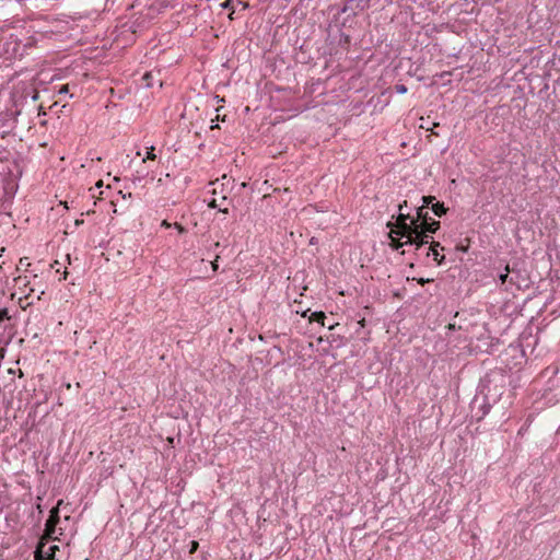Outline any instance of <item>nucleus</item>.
<instances>
[{
    "label": "nucleus",
    "mask_w": 560,
    "mask_h": 560,
    "mask_svg": "<svg viewBox=\"0 0 560 560\" xmlns=\"http://www.w3.org/2000/svg\"><path fill=\"white\" fill-rule=\"evenodd\" d=\"M68 91H69V88H68V85L66 84V85H62V86L60 88V90H59V92H58V93H59V94H66V93H68Z\"/></svg>",
    "instance_id": "obj_21"
},
{
    "label": "nucleus",
    "mask_w": 560,
    "mask_h": 560,
    "mask_svg": "<svg viewBox=\"0 0 560 560\" xmlns=\"http://www.w3.org/2000/svg\"><path fill=\"white\" fill-rule=\"evenodd\" d=\"M395 90L399 94H405L408 91V89H407V86L405 84H396L395 85Z\"/></svg>",
    "instance_id": "obj_16"
},
{
    "label": "nucleus",
    "mask_w": 560,
    "mask_h": 560,
    "mask_svg": "<svg viewBox=\"0 0 560 560\" xmlns=\"http://www.w3.org/2000/svg\"><path fill=\"white\" fill-rule=\"evenodd\" d=\"M509 273H510V268H509V265L505 267V272L504 273H501L499 276V279L501 281V283H505L508 281V278H509Z\"/></svg>",
    "instance_id": "obj_15"
},
{
    "label": "nucleus",
    "mask_w": 560,
    "mask_h": 560,
    "mask_svg": "<svg viewBox=\"0 0 560 560\" xmlns=\"http://www.w3.org/2000/svg\"><path fill=\"white\" fill-rule=\"evenodd\" d=\"M219 258H220V256H219V255H215L214 260L211 262V265H212V269H213L214 271H217V270H218V259H219Z\"/></svg>",
    "instance_id": "obj_20"
},
{
    "label": "nucleus",
    "mask_w": 560,
    "mask_h": 560,
    "mask_svg": "<svg viewBox=\"0 0 560 560\" xmlns=\"http://www.w3.org/2000/svg\"><path fill=\"white\" fill-rule=\"evenodd\" d=\"M102 185H103V182H102V180H98V182L96 183V186H97V187H102Z\"/></svg>",
    "instance_id": "obj_29"
},
{
    "label": "nucleus",
    "mask_w": 560,
    "mask_h": 560,
    "mask_svg": "<svg viewBox=\"0 0 560 560\" xmlns=\"http://www.w3.org/2000/svg\"><path fill=\"white\" fill-rule=\"evenodd\" d=\"M4 319H9V314H8V310L7 308L0 310V324Z\"/></svg>",
    "instance_id": "obj_17"
},
{
    "label": "nucleus",
    "mask_w": 560,
    "mask_h": 560,
    "mask_svg": "<svg viewBox=\"0 0 560 560\" xmlns=\"http://www.w3.org/2000/svg\"><path fill=\"white\" fill-rule=\"evenodd\" d=\"M174 225L179 233H184L186 231L185 228L178 223H175Z\"/></svg>",
    "instance_id": "obj_22"
},
{
    "label": "nucleus",
    "mask_w": 560,
    "mask_h": 560,
    "mask_svg": "<svg viewBox=\"0 0 560 560\" xmlns=\"http://www.w3.org/2000/svg\"><path fill=\"white\" fill-rule=\"evenodd\" d=\"M438 247H440V243L439 242H431V246L427 253V256H432L433 259L439 264L441 265L444 260V256L443 255H440L439 250H438Z\"/></svg>",
    "instance_id": "obj_5"
},
{
    "label": "nucleus",
    "mask_w": 560,
    "mask_h": 560,
    "mask_svg": "<svg viewBox=\"0 0 560 560\" xmlns=\"http://www.w3.org/2000/svg\"><path fill=\"white\" fill-rule=\"evenodd\" d=\"M238 3H240V4H242L244 9H246V8L248 7V4H247V3H243V2H241V1H238Z\"/></svg>",
    "instance_id": "obj_28"
},
{
    "label": "nucleus",
    "mask_w": 560,
    "mask_h": 560,
    "mask_svg": "<svg viewBox=\"0 0 560 560\" xmlns=\"http://www.w3.org/2000/svg\"><path fill=\"white\" fill-rule=\"evenodd\" d=\"M208 206H209L210 208H213V209H214V208H219V209H220V211H222V212H224V213H226V212H228V208H224V209H221V208H220V206H221V205H220V203H218L217 199H212V200L209 202V205H208Z\"/></svg>",
    "instance_id": "obj_14"
},
{
    "label": "nucleus",
    "mask_w": 560,
    "mask_h": 560,
    "mask_svg": "<svg viewBox=\"0 0 560 560\" xmlns=\"http://www.w3.org/2000/svg\"><path fill=\"white\" fill-rule=\"evenodd\" d=\"M420 225V231L423 232V235L419 237L418 247H421L423 244L430 243V240L432 236L429 235V233H435L440 229V222L439 221H424L418 223Z\"/></svg>",
    "instance_id": "obj_3"
},
{
    "label": "nucleus",
    "mask_w": 560,
    "mask_h": 560,
    "mask_svg": "<svg viewBox=\"0 0 560 560\" xmlns=\"http://www.w3.org/2000/svg\"><path fill=\"white\" fill-rule=\"evenodd\" d=\"M411 217L409 214H404L401 211H399V214L397 217L396 225L398 226L399 223L407 222L408 220L411 221Z\"/></svg>",
    "instance_id": "obj_11"
},
{
    "label": "nucleus",
    "mask_w": 560,
    "mask_h": 560,
    "mask_svg": "<svg viewBox=\"0 0 560 560\" xmlns=\"http://www.w3.org/2000/svg\"><path fill=\"white\" fill-rule=\"evenodd\" d=\"M199 544L195 540L190 542V553L195 552L198 548Z\"/></svg>",
    "instance_id": "obj_19"
},
{
    "label": "nucleus",
    "mask_w": 560,
    "mask_h": 560,
    "mask_svg": "<svg viewBox=\"0 0 560 560\" xmlns=\"http://www.w3.org/2000/svg\"><path fill=\"white\" fill-rule=\"evenodd\" d=\"M62 500H59L57 505L50 510L49 517L46 521L45 530L43 535V537L46 539H56L54 535L56 534L57 530V524L60 521L59 506L62 504Z\"/></svg>",
    "instance_id": "obj_2"
},
{
    "label": "nucleus",
    "mask_w": 560,
    "mask_h": 560,
    "mask_svg": "<svg viewBox=\"0 0 560 560\" xmlns=\"http://www.w3.org/2000/svg\"><path fill=\"white\" fill-rule=\"evenodd\" d=\"M48 539L42 537L39 540V544L36 547L35 550V559L36 560H43V559H54L56 551L59 550V547L57 545L46 547V542Z\"/></svg>",
    "instance_id": "obj_4"
},
{
    "label": "nucleus",
    "mask_w": 560,
    "mask_h": 560,
    "mask_svg": "<svg viewBox=\"0 0 560 560\" xmlns=\"http://www.w3.org/2000/svg\"><path fill=\"white\" fill-rule=\"evenodd\" d=\"M162 225H164V226H166V228H170V226H171V224H170V223H167L166 221H163V222H162Z\"/></svg>",
    "instance_id": "obj_27"
},
{
    "label": "nucleus",
    "mask_w": 560,
    "mask_h": 560,
    "mask_svg": "<svg viewBox=\"0 0 560 560\" xmlns=\"http://www.w3.org/2000/svg\"><path fill=\"white\" fill-rule=\"evenodd\" d=\"M233 2H234L233 0H225V1L222 3V8H224V9H230V8H232Z\"/></svg>",
    "instance_id": "obj_18"
},
{
    "label": "nucleus",
    "mask_w": 560,
    "mask_h": 560,
    "mask_svg": "<svg viewBox=\"0 0 560 560\" xmlns=\"http://www.w3.org/2000/svg\"><path fill=\"white\" fill-rule=\"evenodd\" d=\"M431 209L438 217H442L447 212V208H445L442 202L432 203Z\"/></svg>",
    "instance_id": "obj_6"
},
{
    "label": "nucleus",
    "mask_w": 560,
    "mask_h": 560,
    "mask_svg": "<svg viewBox=\"0 0 560 560\" xmlns=\"http://www.w3.org/2000/svg\"><path fill=\"white\" fill-rule=\"evenodd\" d=\"M395 233H389V237L392 240L390 242V246L394 248V249H399L401 248L402 246H405V242H400L399 238L395 237L394 236Z\"/></svg>",
    "instance_id": "obj_8"
},
{
    "label": "nucleus",
    "mask_w": 560,
    "mask_h": 560,
    "mask_svg": "<svg viewBox=\"0 0 560 560\" xmlns=\"http://www.w3.org/2000/svg\"><path fill=\"white\" fill-rule=\"evenodd\" d=\"M325 318H326V315L323 312H315L311 316V320H315L317 323H320L323 326H325V323H324Z\"/></svg>",
    "instance_id": "obj_9"
},
{
    "label": "nucleus",
    "mask_w": 560,
    "mask_h": 560,
    "mask_svg": "<svg viewBox=\"0 0 560 560\" xmlns=\"http://www.w3.org/2000/svg\"><path fill=\"white\" fill-rule=\"evenodd\" d=\"M154 147L148 148L147 156L142 160V162H145L147 160H155L156 155L153 153Z\"/></svg>",
    "instance_id": "obj_12"
},
{
    "label": "nucleus",
    "mask_w": 560,
    "mask_h": 560,
    "mask_svg": "<svg viewBox=\"0 0 560 560\" xmlns=\"http://www.w3.org/2000/svg\"><path fill=\"white\" fill-rule=\"evenodd\" d=\"M83 223H84V220H83V219H77V220L74 221L75 226H79V225H81V224H83Z\"/></svg>",
    "instance_id": "obj_23"
},
{
    "label": "nucleus",
    "mask_w": 560,
    "mask_h": 560,
    "mask_svg": "<svg viewBox=\"0 0 560 560\" xmlns=\"http://www.w3.org/2000/svg\"><path fill=\"white\" fill-rule=\"evenodd\" d=\"M430 281H431L430 279H423V278H421V279H419V280H418V282H419L420 284H424V283L430 282Z\"/></svg>",
    "instance_id": "obj_24"
},
{
    "label": "nucleus",
    "mask_w": 560,
    "mask_h": 560,
    "mask_svg": "<svg viewBox=\"0 0 560 560\" xmlns=\"http://www.w3.org/2000/svg\"><path fill=\"white\" fill-rule=\"evenodd\" d=\"M152 78H153V75H152L151 72H147L142 77V81L144 82L147 88H152L153 86Z\"/></svg>",
    "instance_id": "obj_10"
},
{
    "label": "nucleus",
    "mask_w": 560,
    "mask_h": 560,
    "mask_svg": "<svg viewBox=\"0 0 560 560\" xmlns=\"http://www.w3.org/2000/svg\"><path fill=\"white\" fill-rule=\"evenodd\" d=\"M358 324L360 325V327H364L365 326V319L362 318L361 320L358 322Z\"/></svg>",
    "instance_id": "obj_25"
},
{
    "label": "nucleus",
    "mask_w": 560,
    "mask_h": 560,
    "mask_svg": "<svg viewBox=\"0 0 560 560\" xmlns=\"http://www.w3.org/2000/svg\"><path fill=\"white\" fill-rule=\"evenodd\" d=\"M434 199H435V197H433V196H424V197H422L423 205L421 207L427 208L430 205L432 206Z\"/></svg>",
    "instance_id": "obj_13"
},
{
    "label": "nucleus",
    "mask_w": 560,
    "mask_h": 560,
    "mask_svg": "<svg viewBox=\"0 0 560 560\" xmlns=\"http://www.w3.org/2000/svg\"><path fill=\"white\" fill-rule=\"evenodd\" d=\"M392 233H395L399 237H405V244L416 245V248L419 249L418 243L419 237L423 235V232L420 231V225L417 223L416 219H411V222L399 223L397 230H392Z\"/></svg>",
    "instance_id": "obj_1"
},
{
    "label": "nucleus",
    "mask_w": 560,
    "mask_h": 560,
    "mask_svg": "<svg viewBox=\"0 0 560 560\" xmlns=\"http://www.w3.org/2000/svg\"><path fill=\"white\" fill-rule=\"evenodd\" d=\"M407 206V201H404L402 205H399V211H401L402 209H405V207Z\"/></svg>",
    "instance_id": "obj_26"
},
{
    "label": "nucleus",
    "mask_w": 560,
    "mask_h": 560,
    "mask_svg": "<svg viewBox=\"0 0 560 560\" xmlns=\"http://www.w3.org/2000/svg\"><path fill=\"white\" fill-rule=\"evenodd\" d=\"M424 207H419L418 210H417V217L415 218L417 220V223H419V221L421 222H424V221H428L430 218L428 215V212L424 211Z\"/></svg>",
    "instance_id": "obj_7"
}]
</instances>
